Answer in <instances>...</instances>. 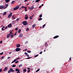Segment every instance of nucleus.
I'll return each mask as SVG.
<instances>
[{"label": "nucleus", "instance_id": "1", "mask_svg": "<svg viewBox=\"0 0 73 73\" xmlns=\"http://www.w3.org/2000/svg\"><path fill=\"white\" fill-rule=\"evenodd\" d=\"M8 7V4H6L5 6L3 5H1L0 6V9H2L3 8H4V9H6Z\"/></svg>", "mask_w": 73, "mask_h": 73}, {"label": "nucleus", "instance_id": "2", "mask_svg": "<svg viewBox=\"0 0 73 73\" xmlns=\"http://www.w3.org/2000/svg\"><path fill=\"white\" fill-rule=\"evenodd\" d=\"M19 5H18L16 6L13 9V10H14V11H16V10H17V9H18L19 8Z\"/></svg>", "mask_w": 73, "mask_h": 73}, {"label": "nucleus", "instance_id": "3", "mask_svg": "<svg viewBox=\"0 0 73 73\" xmlns=\"http://www.w3.org/2000/svg\"><path fill=\"white\" fill-rule=\"evenodd\" d=\"M23 24L24 25H27L28 24V23L26 21H24L23 22Z\"/></svg>", "mask_w": 73, "mask_h": 73}, {"label": "nucleus", "instance_id": "4", "mask_svg": "<svg viewBox=\"0 0 73 73\" xmlns=\"http://www.w3.org/2000/svg\"><path fill=\"white\" fill-rule=\"evenodd\" d=\"M21 50V49L20 48H17L15 49V51L16 52H19Z\"/></svg>", "mask_w": 73, "mask_h": 73}, {"label": "nucleus", "instance_id": "5", "mask_svg": "<svg viewBox=\"0 0 73 73\" xmlns=\"http://www.w3.org/2000/svg\"><path fill=\"white\" fill-rule=\"evenodd\" d=\"M34 8V6L33 5H32L31 7H29V9H31V10H33Z\"/></svg>", "mask_w": 73, "mask_h": 73}, {"label": "nucleus", "instance_id": "6", "mask_svg": "<svg viewBox=\"0 0 73 73\" xmlns=\"http://www.w3.org/2000/svg\"><path fill=\"white\" fill-rule=\"evenodd\" d=\"M12 16V13H11L8 16V17L9 18H10Z\"/></svg>", "mask_w": 73, "mask_h": 73}, {"label": "nucleus", "instance_id": "7", "mask_svg": "<svg viewBox=\"0 0 73 73\" xmlns=\"http://www.w3.org/2000/svg\"><path fill=\"white\" fill-rule=\"evenodd\" d=\"M25 20H28V15H25Z\"/></svg>", "mask_w": 73, "mask_h": 73}, {"label": "nucleus", "instance_id": "8", "mask_svg": "<svg viewBox=\"0 0 73 73\" xmlns=\"http://www.w3.org/2000/svg\"><path fill=\"white\" fill-rule=\"evenodd\" d=\"M12 26V25L11 23L10 24L7 25V27L8 28H11Z\"/></svg>", "mask_w": 73, "mask_h": 73}, {"label": "nucleus", "instance_id": "9", "mask_svg": "<svg viewBox=\"0 0 73 73\" xmlns=\"http://www.w3.org/2000/svg\"><path fill=\"white\" fill-rule=\"evenodd\" d=\"M8 69V67H6L3 70V71H5Z\"/></svg>", "mask_w": 73, "mask_h": 73}, {"label": "nucleus", "instance_id": "10", "mask_svg": "<svg viewBox=\"0 0 73 73\" xmlns=\"http://www.w3.org/2000/svg\"><path fill=\"white\" fill-rule=\"evenodd\" d=\"M34 16V15H33L32 16L30 17V20H32V19H33V17Z\"/></svg>", "mask_w": 73, "mask_h": 73}, {"label": "nucleus", "instance_id": "11", "mask_svg": "<svg viewBox=\"0 0 73 73\" xmlns=\"http://www.w3.org/2000/svg\"><path fill=\"white\" fill-rule=\"evenodd\" d=\"M23 35L22 34H20L19 35V37H23Z\"/></svg>", "mask_w": 73, "mask_h": 73}, {"label": "nucleus", "instance_id": "12", "mask_svg": "<svg viewBox=\"0 0 73 73\" xmlns=\"http://www.w3.org/2000/svg\"><path fill=\"white\" fill-rule=\"evenodd\" d=\"M20 46V44H17L16 45V47L17 48H19Z\"/></svg>", "mask_w": 73, "mask_h": 73}, {"label": "nucleus", "instance_id": "13", "mask_svg": "<svg viewBox=\"0 0 73 73\" xmlns=\"http://www.w3.org/2000/svg\"><path fill=\"white\" fill-rule=\"evenodd\" d=\"M25 55H26V56H27V57L29 56V54H28V53H27L26 52H25Z\"/></svg>", "mask_w": 73, "mask_h": 73}, {"label": "nucleus", "instance_id": "14", "mask_svg": "<svg viewBox=\"0 0 73 73\" xmlns=\"http://www.w3.org/2000/svg\"><path fill=\"white\" fill-rule=\"evenodd\" d=\"M13 68H11L10 69V71H11V72H15V71H14V70H13Z\"/></svg>", "mask_w": 73, "mask_h": 73}, {"label": "nucleus", "instance_id": "15", "mask_svg": "<svg viewBox=\"0 0 73 73\" xmlns=\"http://www.w3.org/2000/svg\"><path fill=\"white\" fill-rule=\"evenodd\" d=\"M15 71H16V72H20V70L18 69V68H16L15 69Z\"/></svg>", "mask_w": 73, "mask_h": 73}, {"label": "nucleus", "instance_id": "16", "mask_svg": "<svg viewBox=\"0 0 73 73\" xmlns=\"http://www.w3.org/2000/svg\"><path fill=\"white\" fill-rule=\"evenodd\" d=\"M36 26V24H34L32 26V27L33 28H35V26Z\"/></svg>", "mask_w": 73, "mask_h": 73}, {"label": "nucleus", "instance_id": "17", "mask_svg": "<svg viewBox=\"0 0 73 73\" xmlns=\"http://www.w3.org/2000/svg\"><path fill=\"white\" fill-rule=\"evenodd\" d=\"M5 1L6 3H9L10 1L9 0H5Z\"/></svg>", "mask_w": 73, "mask_h": 73}, {"label": "nucleus", "instance_id": "18", "mask_svg": "<svg viewBox=\"0 0 73 73\" xmlns=\"http://www.w3.org/2000/svg\"><path fill=\"white\" fill-rule=\"evenodd\" d=\"M59 37V36H56L54 37V38H57V37Z\"/></svg>", "mask_w": 73, "mask_h": 73}, {"label": "nucleus", "instance_id": "19", "mask_svg": "<svg viewBox=\"0 0 73 73\" xmlns=\"http://www.w3.org/2000/svg\"><path fill=\"white\" fill-rule=\"evenodd\" d=\"M25 11L26 12V11H27V7H25Z\"/></svg>", "mask_w": 73, "mask_h": 73}, {"label": "nucleus", "instance_id": "20", "mask_svg": "<svg viewBox=\"0 0 73 73\" xmlns=\"http://www.w3.org/2000/svg\"><path fill=\"white\" fill-rule=\"evenodd\" d=\"M6 14H7V12H5L3 13V15H6Z\"/></svg>", "mask_w": 73, "mask_h": 73}, {"label": "nucleus", "instance_id": "21", "mask_svg": "<svg viewBox=\"0 0 73 73\" xmlns=\"http://www.w3.org/2000/svg\"><path fill=\"white\" fill-rule=\"evenodd\" d=\"M40 1V0H36L35 1V2L36 3H38V2H39Z\"/></svg>", "mask_w": 73, "mask_h": 73}, {"label": "nucleus", "instance_id": "22", "mask_svg": "<svg viewBox=\"0 0 73 73\" xmlns=\"http://www.w3.org/2000/svg\"><path fill=\"white\" fill-rule=\"evenodd\" d=\"M13 36H14V35H13V34H12V35H11V38H13Z\"/></svg>", "mask_w": 73, "mask_h": 73}, {"label": "nucleus", "instance_id": "23", "mask_svg": "<svg viewBox=\"0 0 73 73\" xmlns=\"http://www.w3.org/2000/svg\"><path fill=\"white\" fill-rule=\"evenodd\" d=\"M16 65H15V64H13V66H12V68H14V67H15Z\"/></svg>", "mask_w": 73, "mask_h": 73}, {"label": "nucleus", "instance_id": "24", "mask_svg": "<svg viewBox=\"0 0 73 73\" xmlns=\"http://www.w3.org/2000/svg\"><path fill=\"white\" fill-rule=\"evenodd\" d=\"M23 70V72H27V69H24Z\"/></svg>", "mask_w": 73, "mask_h": 73}, {"label": "nucleus", "instance_id": "25", "mask_svg": "<svg viewBox=\"0 0 73 73\" xmlns=\"http://www.w3.org/2000/svg\"><path fill=\"white\" fill-rule=\"evenodd\" d=\"M42 20V18H40L38 19V20L40 21V20Z\"/></svg>", "mask_w": 73, "mask_h": 73}, {"label": "nucleus", "instance_id": "26", "mask_svg": "<svg viewBox=\"0 0 73 73\" xmlns=\"http://www.w3.org/2000/svg\"><path fill=\"white\" fill-rule=\"evenodd\" d=\"M21 31V29H19L18 31V33H20V32Z\"/></svg>", "mask_w": 73, "mask_h": 73}, {"label": "nucleus", "instance_id": "27", "mask_svg": "<svg viewBox=\"0 0 73 73\" xmlns=\"http://www.w3.org/2000/svg\"><path fill=\"white\" fill-rule=\"evenodd\" d=\"M27 52L28 53H31V51L29 50H27Z\"/></svg>", "mask_w": 73, "mask_h": 73}, {"label": "nucleus", "instance_id": "28", "mask_svg": "<svg viewBox=\"0 0 73 73\" xmlns=\"http://www.w3.org/2000/svg\"><path fill=\"white\" fill-rule=\"evenodd\" d=\"M15 3V1H13L11 2V4H13Z\"/></svg>", "mask_w": 73, "mask_h": 73}, {"label": "nucleus", "instance_id": "29", "mask_svg": "<svg viewBox=\"0 0 73 73\" xmlns=\"http://www.w3.org/2000/svg\"><path fill=\"white\" fill-rule=\"evenodd\" d=\"M9 36H10V35H9V34L7 35V38H9Z\"/></svg>", "mask_w": 73, "mask_h": 73}, {"label": "nucleus", "instance_id": "30", "mask_svg": "<svg viewBox=\"0 0 73 73\" xmlns=\"http://www.w3.org/2000/svg\"><path fill=\"white\" fill-rule=\"evenodd\" d=\"M39 70H40V69L39 68L37 70H36V72H38V71H39Z\"/></svg>", "mask_w": 73, "mask_h": 73}, {"label": "nucleus", "instance_id": "31", "mask_svg": "<svg viewBox=\"0 0 73 73\" xmlns=\"http://www.w3.org/2000/svg\"><path fill=\"white\" fill-rule=\"evenodd\" d=\"M20 20V19L19 18H17L16 20V21H19Z\"/></svg>", "mask_w": 73, "mask_h": 73}, {"label": "nucleus", "instance_id": "32", "mask_svg": "<svg viewBox=\"0 0 73 73\" xmlns=\"http://www.w3.org/2000/svg\"><path fill=\"white\" fill-rule=\"evenodd\" d=\"M29 28H27L26 29V31H28L29 30Z\"/></svg>", "mask_w": 73, "mask_h": 73}, {"label": "nucleus", "instance_id": "33", "mask_svg": "<svg viewBox=\"0 0 73 73\" xmlns=\"http://www.w3.org/2000/svg\"><path fill=\"white\" fill-rule=\"evenodd\" d=\"M42 14H41L39 15V17H40V18L41 17H42Z\"/></svg>", "mask_w": 73, "mask_h": 73}, {"label": "nucleus", "instance_id": "34", "mask_svg": "<svg viewBox=\"0 0 73 73\" xmlns=\"http://www.w3.org/2000/svg\"><path fill=\"white\" fill-rule=\"evenodd\" d=\"M11 71L10 70L9 71H8V73H11Z\"/></svg>", "mask_w": 73, "mask_h": 73}, {"label": "nucleus", "instance_id": "35", "mask_svg": "<svg viewBox=\"0 0 73 73\" xmlns=\"http://www.w3.org/2000/svg\"><path fill=\"white\" fill-rule=\"evenodd\" d=\"M11 34H12V32H10V33L9 34V35H11Z\"/></svg>", "mask_w": 73, "mask_h": 73}, {"label": "nucleus", "instance_id": "36", "mask_svg": "<svg viewBox=\"0 0 73 73\" xmlns=\"http://www.w3.org/2000/svg\"><path fill=\"white\" fill-rule=\"evenodd\" d=\"M17 60V59L14 60L13 61L14 62H16Z\"/></svg>", "mask_w": 73, "mask_h": 73}, {"label": "nucleus", "instance_id": "37", "mask_svg": "<svg viewBox=\"0 0 73 73\" xmlns=\"http://www.w3.org/2000/svg\"><path fill=\"white\" fill-rule=\"evenodd\" d=\"M30 71H31V70H28L27 72H28V73H29Z\"/></svg>", "mask_w": 73, "mask_h": 73}, {"label": "nucleus", "instance_id": "38", "mask_svg": "<svg viewBox=\"0 0 73 73\" xmlns=\"http://www.w3.org/2000/svg\"><path fill=\"white\" fill-rule=\"evenodd\" d=\"M25 7L24 6H22L21 7V8H25Z\"/></svg>", "mask_w": 73, "mask_h": 73}, {"label": "nucleus", "instance_id": "39", "mask_svg": "<svg viewBox=\"0 0 73 73\" xmlns=\"http://www.w3.org/2000/svg\"><path fill=\"white\" fill-rule=\"evenodd\" d=\"M3 52L1 53H0V55H2V54H3Z\"/></svg>", "mask_w": 73, "mask_h": 73}, {"label": "nucleus", "instance_id": "40", "mask_svg": "<svg viewBox=\"0 0 73 73\" xmlns=\"http://www.w3.org/2000/svg\"><path fill=\"white\" fill-rule=\"evenodd\" d=\"M22 66V64H20L19 66V67H21V66Z\"/></svg>", "mask_w": 73, "mask_h": 73}, {"label": "nucleus", "instance_id": "41", "mask_svg": "<svg viewBox=\"0 0 73 73\" xmlns=\"http://www.w3.org/2000/svg\"><path fill=\"white\" fill-rule=\"evenodd\" d=\"M18 28H16L15 29V31H17L18 30Z\"/></svg>", "mask_w": 73, "mask_h": 73}, {"label": "nucleus", "instance_id": "42", "mask_svg": "<svg viewBox=\"0 0 73 73\" xmlns=\"http://www.w3.org/2000/svg\"><path fill=\"white\" fill-rule=\"evenodd\" d=\"M19 62V61H17L15 62V64H17Z\"/></svg>", "mask_w": 73, "mask_h": 73}, {"label": "nucleus", "instance_id": "43", "mask_svg": "<svg viewBox=\"0 0 73 73\" xmlns=\"http://www.w3.org/2000/svg\"><path fill=\"white\" fill-rule=\"evenodd\" d=\"M0 44H2L3 43V41L2 40H1V41L0 42Z\"/></svg>", "mask_w": 73, "mask_h": 73}, {"label": "nucleus", "instance_id": "44", "mask_svg": "<svg viewBox=\"0 0 73 73\" xmlns=\"http://www.w3.org/2000/svg\"><path fill=\"white\" fill-rule=\"evenodd\" d=\"M4 58V56H2L1 57V59H3V58Z\"/></svg>", "mask_w": 73, "mask_h": 73}, {"label": "nucleus", "instance_id": "45", "mask_svg": "<svg viewBox=\"0 0 73 73\" xmlns=\"http://www.w3.org/2000/svg\"><path fill=\"white\" fill-rule=\"evenodd\" d=\"M45 25H45V24H44V25H43L42 26V27H45Z\"/></svg>", "mask_w": 73, "mask_h": 73}, {"label": "nucleus", "instance_id": "46", "mask_svg": "<svg viewBox=\"0 0 73 73\" xmlns=\"http://www.w3.org/2000/svg\"><path fill=\"white\" fill-rule=\"evenodd\" d=\"M30 58H31V57H28V58H27V59H30Z\"/></svg>", "mask_w": 73, "mask_h": 73}, {"label": "nucleus", "instance_id": "47", "mask_svg": "<svg viewBox=\"0 0 73 73\" xmlns=\"http://www.w3.org/2000/svg\"><path fill=\"white\" fill-rule=\"evenodd\" d=\"M27 43H28V41H27L25 42V44H27Z\"/></svg>", "mask_w": 73, "mask_h": 73}, {"label": "nucleus", "instance_id": "48", "mask_svg": "<svg viewBox=\"0 0 73 73\" xmlns=\"http://www.w3.org/2000/svg\"><path fill=\"white\" fill-rule=\"evenodd\" d=\"M38 56V54L35 55V57H37V56Z\"/></svg>", "mask_w": 73, "mask_h": 73}, {"label": "nucleus", "instance_id": "49", "mask_svg": "<svg viewBox=\"0 0 73 73\" xmlns=\"http://www.w3.org/2000/svg\"><path fill=\"white\" fill-rule=\"evenodd\" d=\"M1 72H3V71L2 70V69H0V73H1Z\"/></svg>", "mask_w": 73, "mask_h": 73}, {"label": "nucleus", "instance_id": "50", "mask_svg": "<svg viewBox=\"0 0 73 73\" xmlns=\"http://www.w3.org/2000/svg\"><path fill=\"white\" fill-rule=\"evenodd\" d=\"M42 53V52L41 51L40 52L39 54H41Z\"/></svg>", "mask_w": 73, "mask_h": 73}, {"label": "nucleus", "instance_id": "51", "mask_svg": "<svg viewBox=\"0 0 73 73\" xmlns=\"http://www.w3.org/2000/svg\"><path fill=\"white\" fill-rule=\"evenodd\" d=\"M11 58V57H8V58H7V59H9V58Z\"/></svg>", "mask_w": 73, "mask_h": 73}, {"label": "nucleus", "instance_id": "52", "mask_svg": "<svg viewBox=\"0 0 73 73\" xmlns=\"http://www.w3.org/2000/svg\"><path fill=\"white\" fill-rule=\"evenodd\" d=\"M2 31H4V28H2L1 29Z\"/></svg>", "mask_w": 73, "mask_h": 73}, {"label": "nucleus", "instance_id": "53", "mask_svg": "<svg viewBox=\"0 0 73 73\" xmlns=\"http://www.w3.org/2000/svg\"><path fill=\"white\" fill-rule=\"evenodd\" d=\"M28 1V0H25L24 1V2H27Z\"/></svg>", "mask_w": 73, "mask_h": 73}, {"label": "nucleus", "instance_id": "54", "mask_svg": "<svg viewBox=\"0 0 73 73\" xmlns=\"http://www.w3.org/2000/svg\"><path fill=\"white\" fill-rule=\"evenodd\" d=\"M22 9V8H21V7L19 8V10H20V9Z\"/></svg>", "mask_w": 73, "mask_h": 73}, {"label": "nucleus", "instance_id": "55", "mask_svg": "<svg viewBox=\"0 0 73 73\" xmlns=\"http://www.w3.org/2000/svg\"><path fill=\"white\" fill-rule=\"evenodd\" d=\"M27 69H28V70H29L31 69V68H27Z\"/></svg>", "mask_w": 73, "mask_h": 73}, {"label": "nucleus", "instance_id": "56", "mask_svg": "<svg viewBox=\"0 0 73 73\" xmlns=\"http://www.w3.org/2000/svg\"><path fill=\"white\" fill-rule=\"evenodd\" d=\"M17 35V34H16V33H15V34H14V36H16Z\"/></svg>", "mask_w": 73, "mask_h": 73}, {"label": "nucleus", "instance_id": "57", "mask_svg": "<svg viewBox=\"0 0 73 73\" xmlns=\"http://www.w3.org/2000/svg\"><path fill=\"white\" fill-rule=\"evenodd\" d=\"M12 17H13V19L15 18V17L14 16H12Z\"/></svg>", "mask_w": 73, "mask_h": 73}, {"label": "nucleus", "instance_id": "58", "mask_svg": "<svg viewBox=\"0 0 73 73\" xmlns=\"http://www.w3.org/2000/svg\"><path fill=\"white\" fill-rule=\"evenodd\" d=\"M20 58H17V60H18V59H20Z\"/></svg>", "mask_w": 73, "mask_h": 73}, {"label": "nucleus", "instance_id": "59", "mask_svg": "<svg viewBox=\"0 0 73 73\" xmlns=\"http://www.w3.org/2000/svg\"><path fill=\"white\" fill-rule=\"evenodd\" d=\"M5 28L7 29V28H8V27H5Z\"/></svg>", "mask_w": 73, "mask_h": 73}, {"label": "nucleus", "instance_id": "60", "mask_svg": "<svg viewBox=\"0 0 73 73\" xmlns=\"http://www.w3.org/2000/svg\"><path fill=\"white\" fill-rule=\"evenodd\" d=\"M25 51H27V49L26 48V49H25Z\"/></svg>", "mask_w": 73, "mask_h": 73}, {"label": "nucleus", "instance_id": "61", "mask_svg": "<svg viewBox=\"0 0 73 73\" xmlns=\"http://www.w3.org/2000/svg\"><path fill=\"white\" fill-rule=\"evenodd\" d=\"M29 3H27L26 4V5H29Z\"/></svg>", "mask_w": 73, "mask_h": 73}, {"label": "nucleus", "instance_id": "62", "mask_svg": "<svg viewBox=\"0 0 73 73\" xmlns=\"http://www.w3.org/2000/svg\"><path fill=\"white\" fill-rule=\"evenodd\" d=\"M41 6H39V8H41Z\"/></svg>", "mask_w": 73, "mask_h": 73}, {"label": "nucleus", "instance_id": "63", "mask_svg": "<svg viewBox=\"0 0 73 73\" xmlns=\"http://www.w3.org/2000/svg\"><path fill=\"white\" fill-rule=\"evenodd\" d=\"M5 26H3L2 28H5Z\"/></svg>", "mask_w": 73, "mask_h": 73}, {"label": "nucleus", "instance_id": "64", "mask_svg": "<svg viewBox=\"0 0 73 73\" xmlns=\"http://www.w3.org/2000/svg\"><path fill=\"white\" fill-rule=\"evenodd\" d=\"M17 73H20V72H17Z\"/></svg>", "mask_w": 73, "mask_h": 73}]
</instances>
